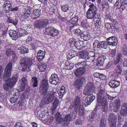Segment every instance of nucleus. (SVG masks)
<instances>
[{
  "mask_svg": "<svg viewBox=\"0 0 127 127\" xmlns=\"http://www.w3.org/2000/svg\"><path fill=\"white\" fill-rule=\"evenodd\" d=\"M5 72L7 73V74H8V72H5V70L3 74V78L4 81H5L6 82L4 84L3 87L4 90L7 91L14 86L17 81L18 77L17 75H15L13 76L12 77L11 79L7 80V78L10 77L11 75V73L9 76H5L6 77L4 78V76Z\"/></svg>",
  "mask_w": 127,
  "mask_h": 127,
  "instance_id": "2",
  "label": "nucleus"
},
{
  "mask_svg": "<svg viewBox=\"0 0 127 127\" xmlns=\"http://www.w3.org/2000/svg\"><path fill=\"white\" fill-rule=\"evenodd\" d=\"M79 59H84L87 62H93L96 57H98L99 54L95 53L92 51L88 53L81 51L79 53Z\"/></svg>",
  "mask_w": 127,
  "mask_h": 127,
  "instance_id": "4",
  "label": "nucleus"
},
{
  "mask_svg": "<svg viewBox=\"0 0 127 127\" xmlns=\"http://www.w3.org/2000/svg\"><path fill=\"white\" fill-rule=\"evenodd\" d=\"M15 127H24L23 124L19 122H17L14 125Z\"/></svg>",
  "mask_w": 127,
  "mask_h": 127,
  "instance_id": "59",
  "label": "nucleus"
},
{
  "mask_svg": "<svg viewBox=\"0 0 127 127\" xmlns=\"http://www.w3.org/2000/svg\"><path fill=\"white\" fill-rule=\"evenodd\" d=\"M31 9H25L22 14V17L24 19L27 18L29 17L31 13Z\"/></svg>",
  "mask_w": 127,
  "mask_h": 127,
  "instance_id": "29",
  "label": "nucleus"
},
{
  "mask_svg": "<svg viewBox=\"0 0 127 127\" xmlns=\"http://www.w3.org/2000/svg\"><path fill=\"white\" fill-rule=\"evenodd\" d=\"M12 7V4L10 2L8 1H6L4 2L3 5V9L4 11L7 13L9 12Z\"/></svg>",
  "mask_w": 127,
  "mask_h": 127,
  "instance_id": "22",
  "label": "nucleus"
},
{
  "mask_svg": "<svg viewBox=\"0 0 127 127\" xmlns=\"http://www.w3.org/2000/svg\"><path fill=\"white\" fill-rule=\"evenodd\" d=\"M78 20V18L77 16H75L72 18L69 21V24H76Z\"/></svg>",
  "mask_w": 127,
  "mask_h": 127,
  "instance_id": "45",
  "label": "nucleus"
},
{
  "mask_svg": "<svg viewBox=\"0 0 127 127\" xmlns=\"http://www.w3.org/2000/svg\"><path fill=\"white\" fill-rule=\"evenodd\" d=\"M21 32H18L13 30H11L9 31V35L13 39L16 40L18 38L21 37V36L24 35L22 34Z\"/></svg>",
  "mask_w": 127,
  "mask_h": 127,
  "instance_id": "15",
  "label": "nucleus"
},
{
  "mask_svg": "<svg viewBox=\"0 0 127 127\" xmlns=\"http://www.w3.org/2000/svg\"><path fill=\"white\" fill-rule=\"evenodd\" d=\"M7 21L8 23H12L15 26H16L18 22V20L17 18L13 19L12 17H8Z\"/></svg>",
  "mask_w": 127,
  "mask_h": 127,
  "instance_id": "33",
  "label": "nucleus"
},
{
  "mask_svg": "<svg viewBox=\"0 0 127 127\" xmlns=\"http://www.w3.org/2000/svg\"><path fill=\"white\" fill-rule=\"evenodd\" d=\"M102 106V110L105 112H107L108 110V105L107 100L106 99H104L103 101H101L100 102H98L96 104V106Z\"/></svg>",
  "mask_w": 127,
  "mask_h": 127,
  "instance_id": "17",
  "label": "nucleus"
},
{
  "mask_svg": "<svg viewBox=\"0 0 127 127\" xmlns=\"http://www.w3.org/2000/svg\"><path fill=\"white\" fill-rule=\"evenodd\" d=\"M89 8L86 12V17L89 19H93L94 22L98 25L101 24V19L99 14L98 13L96 6L92 4L89 6Z\"/></svg>",
  "mask_w": 127,
  "mask_h": 127,
  "instance_id": "1",
  "label": "nucleus"
},
{
  "mask_svg": "<svg viewBox=\"0 0 127 127\" xmlns=\"http://www.w3.org/2000/svg\"><path fill=\"white\" fill-rule=\"evenodd\" d=\"M86 70L83 68H79L76 69L74 72L75 75L77 77L82 75L86 72Z\"/></svg>",
  "mask_w": 127,
  "mask_h": 127,
  "instance_id": "25",
  "label": "nucleus"
},
{
  "mask_svg": "<svg viewBox=\"0 0 127 127\" xmlns=\"http://www.w3.org/2000/svg\"><path fill=\"white\" fill-rule=\"evenodd\" d=\"M73 30L74 32L76 35L79 34L81 32V31L79 29H75Z\"/></svg>",
  "mask_w": 127,
  "mask_h": 127,
  "instance_id": "57",
  "label": "nucleus"
},
{
  "mask_svg": "<svg viewBox=\"0 0 127 127\" xmlns=\"http://www.w3.org/2000/svg\"><path fill=\"white\" fill-rule=\"evenodd\" d=\"M55 100L53 102V106L55 108H56V107L58 105V100L56 99H54Z\"/></svg>",
  "mask_w": 127,
  "mask_h": 127,
  "instance_id": "58",
  "label": "nucleus"
},
{
  "mask_svg": "<svg viewBox=\"0 0 127 127\" xmlns=\"http://www.w3.org/2000/svg\"><path fill=\"white\" fill-rule=\"evenodd\" d=\"M120 112L121 115L123 116L127 115V103H125L122 105Z\"/></svg>",
  "mask_w": 127,
  "mask_h": 127,
  "instance_id": "23",
  "label": "nucleus"
},
{
  "mask_svg": "<svg viewBox=\"0 0 127 127\" xmlns=\"http://www.w3.org/2000/svg\"><path fill=\"white\" fill-rule=\"evenodd\" d=\"M126 4L124 3V2L121 0H116V1L115 4V6L117 8H120L122 10H124L125 8Z\"/></svg>",
  "mask_w": 127,
  "mask_h": 127,
  "instance_id": "20",
  "label": "nucleus"
},
{
  "mask_svg": "<svg viewBox=\"0 0 127 127\" xmlns=\"http://www.w3.org/2000/svg\"><path fill=\"white\" fill-rule=\"evenodd\" d=\"M34 39L33 38H32L31 35L29 36H28L26 39V41L28 42H30L31 41L33 40Z\"/></svg>",
  "mask_w": 127,
  "mask_h": 127,
  "instance_id": "64",
  "label": "nucleus"
},
{
  "mask_svg": "<svg viewBox=\"0 0 127 127\" xmlns=\"http://www.w3.org/2000/svg\"><path fill=\"white\" fill-rule=\"evenodd\" d=\"M48 79L46 78L42 81L40 87H48Z\"/></svg>",
  "mask_w": 127,
  "mask_h": 127,
  "instance_id": "40",
  "label": "nucleus"
},
{
  "mask_svg": "<svg viewBox=\"0 0 127 127\" xmlns=\"http://www.w3.org/2000/svg\"><path fill=\"white\" fill-rule=\"evenodd\" d=\"M56 99V98L54 96V94L53 93L49 92L46 96L42 98L41 103L44 105L48 104Z\"/></svg>",
  "mask_w": 127,
  "mask_h": 127,
  "instance_id": "7",
  "label": "nucleus"
},
{
  "mask_svg": "<svg viewBox=\"0 0 127 127\" xmlns=\"http://www.w3.org/2000/svg\"><path fill=\"white\" fill-rule=\"evenodd\" d=\"M121 51L124 55L127 56V45L123 46L121 48Z\"/></svg>",
  "mask_w": 127,
  "mask_h": 127,
  "instance_id": "47",
  "label": "nucleus"
},
{
  "mask_svg": "<svg viewBox=\"0 0 127 127\" xmlns=\"http://www.w3.org/2000/svg\"><path fill=\"white\" fill-rule=\"evenodd\" d=\"M61 7L62 10L64 12H67L70 8L69 5L67 4H64L61 6Z\"/></svg>",
  "mask_w": 127,
  "mask_h": 127,
  "instance_id": "48",
  "label": "nucleus"
},
{
  "mask_svg": "<svg viewBox=\"0 0 127 127\" xmlns=\"http://www.w3.org/2000/svg\"><path fill=\"white\" fill-rule=\"evenodd\" d=\"M100 42L97 40H95L93 44V46L95 47H97L99 48L100 47Z\"/></svg>",
  "mask_w": 127,
  "mask_h": 127,
  "instance_id": "55",
  "label": "nucleus"
},
{
  "mask_svg": "<svg viewBox=\"0 0 127 127\" xmlns=\"http://www.w3.org/2000/svg\"><path fill=\"white\" fill-rule=\"evenodd\" d=\"M76 48L78 50H81L85 47L84 42L82 41H76L74 45Z\"/></svg>",
  "mask_w": 127,
  "mask_h": 127,
  "instance_id": "28",
  "label": "nucleus"
},
{
  "mask_svg": "<svg viewBox=\"0 0 127 127\" xmlns=\"http://www.w3.org/2000/svg\"><path fill=\"white\" fill-rule=\"evenodd\" d=\"M86 81V80L84 78H82L80 79L76 80L74 83V85L79 89L82 87L83 84H85Z\"/></svg>",
  "mask_w": 127,
  "mask_h": 127,
  "instance_id": "16",
  "label": "nucleus"
},
{
  "mask_svg": "<svg viewBox=\"0 0 127 127\" xmlns=\"http://www.w3.org/2000/svg\"><path fill=\"white\" fill-rule=\"evenodd\" d=\"M18 51L21 54H24L28 52V50L27 48L24 46H22L19 48Z\"/></svg>",
  "mask_w": 127,
  "mask_h": 127,
  "instance_id": "35",
  "label": "nucleus"
},
{
  "mask_svg": "<svg viewBox=\"0 0 127 127\" xmlns=\"http://www.w3.org/2000/svg\"><path fill=\"white\" fill-rule=\"evenodd\" d=\"M95 96L92 94H89L87 96V98L82 103H83L86 107L90 105L92 102L95 99Z\"/></svg>",
  "mask_w": 127,
  "mask_h": 127,
  "instance_id": "14",
  "label": "nucleus"
},
{
  "mask_svg": "<svg viewBox=\"0 0 127 127\" xmlns=\"http://www.w3.org/2000/svg\"><path fill=\"white\" fill-rule=\"evenodd\" d=\"M81 25L84 27L87 28L89 26V23L86 20H84L81 23Z\"/></svg>",
  "mask_w": 127,
  "mask_h": 127,
  "instance_id": "51",
  "label": "nucleus"
},
{
  "mask_svg": "<svg viewBox=\"0 0 127 127\" xmlns=\"http://www.w3.org/2000/svg\"><path fill=\"white\" fill-rule=\"evenodd\" d=\"M95 90L94 85L92 83H89L86 85L83 92V94L85 95H88L93 92Z\"/></svg>",
  "mask_w": 127,
  "mask_h": 127,
  "instance_id": "11",
  "label": "nucleus"
},
{
  "mask_svg": "<svg viewBox=\"0 0 127 127\" xmlns=\"http://www.w3.org/2000/svg\"><path fill=\"white\" fill-rule=\"evenodd\" d=\"M120 65H121L120 64ZM122 67L120 65H118L115 67V71L117 73L120 74L122 71Z\"/></svg>",
  "mask_w": 127,
  "mask_h": 127,
  "instance_id": "46",
  "label": "nucleus"
},
{
  "mask_svg": "<svg viewBox=\"0 0 127 127\" xmlns=\"http://www.w3.org/2000/svg\"><path fill=\"white\" fill-rule=\"evenodd\" d=\"M48 87H40V93L45 95L48 92Z\"/></svg>",
  "mask_w": 127,
  "mask_h": 127,
  "instance_id": "36",
  "label": "nucleus"
},
{
  "mask_svg": "<svg viewBox=\"0 0 127 127\" xmlns=\"http://www.w3.org/2000/svg\"><path fill=\"white\" fill-rule=\"evenodd\" d=\"M116 50L115 49H111L109 52V55L112 57L115 56L116 55Z\"/></svg>",
  "mask_w": 127,
  "mask_h": 127,
  "instance_id": "53",
  "label": "nucleus"
},
{
  "mask_svg": "<svg viewBox=\"0 0 127 127\" xmlns=\"http://www.w3.org/2000/svg\"><path fill=\"white\" fill-rule=\"evenodd\" d=\"M122 54L121 53H119L117 54L116 57V60L115 61L114 64H120L121 65L124 61V59Z\"/></svg>",
  "mask_w": 127,
  "mask_h": 127,
  "instance_id": "21",
  "label": "nucleus"
},
{
  "mask_svg": "<svg viewBox=\"0 0 127 127\" xmlns=\"http://www.w3.org/2000/svg\"><path fill=\"white\" fill-rule=\"evenodd\" d=\"M108 44L112 46H116L117 44V40L115 36H112L107 39Z\"/></svg>",
  "mask_w": 127,
  "mask_h": 127,
  "instance_id": "19",
  "label": "nucleus"
},
{
  "mask_svg": "<svg viewBox=\"0 0 127 127\" xmlns=\"http://www.w3.org/2000/svg\"><path fill=\"white\" fill-rule=\"evenodd\" d=\"M71 105L74 108L75 112L78 113L79 116H84V108L83 105L81 104L80 98L78 96H75L74 102L71 104Z\"/></svg>",
  "mask_w": 127,
  "mask_h": 127,
  "instance_id": "3",
  "label": "nucleus"
},
{
  "mask_svg": "<svg viewBox=\"0 0 127 127\" xmlns=\"http://www.w3.org/2000/svg\"><path fill=\"white\" fill-rule=\"evenodd\" d=\"M60 32L59 31L52 26L47 27L45 29V33L53 37L57 36Z\"/></svg>",
  "mask_w": 127,
  "mask_h": 127,
  "instance_id": "8",
  "label": "nucleus"
},
{
  "mask_svg": "<svg viewBox=\"0 0 127 127\" xmlns=\"http://www.w3.org/2000/svg\"><path fill=\"white\" fill-rule=\"evenodd\" d=\"M109 124L110 127H116L117 118L114 114L111 113L108 117Z\"/></svg>",
  "mask_w": 127,
  "mask_h": 127,
  "instance_id": "12",
  "label": "nucleus"
},
{
  "mask_svg": "<svg viewBox=\"0 0 127 127\" xmlns=\"http://www.w3.org/2000/svg\"><path fill=\"white\" fill-rule=\"evenodd\" d=\"M101 58L99 57L97 59L96 65L98 66H101L103 65L104 61L103 59H102Z\"/></svg>",
  "mask_w": 127,
  "mask_h": 127,
  "instance_id": "44",
  "label": "nucleus"
},
{
  "mask_svg": "<svg viewBox=\"0 0 127 127\" xmlns=\"http://www.w3.org/2000/svg\"><path fill=\"white\" fill-rule=\"evenodd\" d=\"M115 97H111L108 95L107 93H105L104 91L100 89L99 90L97 93V103L103 101L104 99L106 100L107 99L112 100Z\"/></svg>",
  "mask_w": 127,
  "mask_h": 127,
  "instance_id": "6",
  "label": "nucleus"
},
{
  "mask_svg": "<svg viewBox=\"0 0 127 127\" xmlns=\"http://www.w3.org/2000/svg\"><path fill=\"white\" fill-rule=\"evenodd\" d=\"M88 66L85 61H82L79 62L75 65V66L77 68H83L85 69L86 66Z\"/></svg>",
  "mask_w": 127,
  "mask_h": 127,
  "instance_id": "32",
  "label": "nucleus"
},
{
  "mask_svg": "<svg viewBox=\"0 0 127 127\" xmlns=\"http://www.w3.org/2000/svg\"><path fill=\"white\" fill-rule=\"evenodd\" d=\"M96 112L95 111L93 112L91 115L88 117V118L89 121H95L94 118L96 117Z\"/></svg>",
  "mask_w": 127,
  "mask_h": 127,
  "instance_id": "38",
  "label": "nucleus"
},
{
  "mask_svg": "<svg viewBox=\"0 0 127 127\" xmlns=\"http://www.w3.org/2000/svg\"><path fill=\"white\" fill-rule=\"evenodd\" d=\"M55 117L56 119V121L58 123L60 124L62 123V119L61 117V115H60V113H57L55 115Z\"/></svg>",
  "mask_w": 127,
  "mask_h": 127,
  "instance_id": "37",
  "label": "nucleus"
},
{
  "mask_svg": "<svg viewBox=\"0 0 127 127\" xmlns=\"http://www.w3.org/2000/svg\"><path fill=\"white\" fill-rule=\"evenodd\" d=\"M32 85L34 87L37 86L38 85V81L36 77H33L32 79Z\"/></svg>",
  "mask_w": 127,
  "mask_h": 127,
  "instance_id": "49",
  "label": "nucleus"
},
{
  "mask_svg": "<svg viewBox=\"0 0 127 127\" xmlns=\"http://www.w3.org/2000/svg\"><path fill=\"white\" fill-rule=\"evenodd\" d=\"M49 81L51 84L54 85H57L59 81V79H57L56 78H51L50 77Z\"/></svg>",
  "mask_w": 127,
  "mask_h": 127,
  "instance_id": "41",
  "label": "nucleus"
},
{
  "mask_svg": "<svg viewBox=\"0 0 127 127\" xmlns=\"http://www.w3.org/2000/svg\"><path fill=\"white\" fill-rule=\"evenodd\" d=\"M45 53L43 51L40 50L38 51L37 54V59L38 61L41 62L44 59Z\"/></svg>",
  "mask_w": 127,
  "mask_h": 127,
  "instance_id": "27",
  "label": "nucleus"
},
{
  "mask_svg": "<svg viewBox=\"0 0 127 127\" xmlns=\"http://www.w3.org/2000/svg\"><path fill=\"white\" fill-rule=\"evenodd\" d=\"M108 42L105 41H103L100 42V47L101 48L106 49L108 46Z\"/></svg>",
  "mask_w": 127,
  "mask_h": 127,
  "instance_id": "42",
  "label": "nucleus"
},
{
  "mask_svg": "<svg viewBox=\"0 0 127 127\" xmlns=\"http://www.w3.org/2000/svg\"><path fill=\"white\" fill-rule=\"evenodd\" d=\"M120 101L118 100H116L113 103H111L110 104V107L112 109L114 112H118L120 106Z\"/></svg>",
  "mask_w": 127,
  "mask_h": 127,
  "instance_id": "13",
  "label": "nucleus"
},
{
  "mask_svg": "<svg viewBox=\"0 0 127 127\" xmlns=\"http://www.w3.org/2000/svg\"><path fill=\"white\" fill-rule=\"evenodd\" d=\"M113 64V62L112 61H110L107 64L106 66V68L108 69V68H110L111 67V66L112 64Z\"/></svg>",
  "mask_w": 127,
  "mask_h": 127,
  "instance_id": "60",
  "label": "nucleus"
},
{
  "mask_svg": "<svg viewBox=\"0 0 127 127\" xmlns=\"http://www.w3.org/2000/svg\"><path fill=\"white\" fill-rule=\"evenodd\" d=\"M19 9L18 7L15 6L14 7L12 8V7L11 8L10 11L12 12H15V11H17Z\"/></svg>",
  "mask_w": 127,
  "mask_h": 127,
  "instance_id": "62",
  "label": "nucleus"
},
{
  "mask_svg": "<svg viewBox=\"0 0 127 127\" xmlns=\"http://www.w3.org/2000/svg\"><path fill=\"white\" fill-rule=\"evenodd\" d=\"M67 89V88L64 86L61 87L60 90L58 91L60 98H62L64 95L66 93Z\"/></svg>",
  "mask_w": 127,
  "mask_h": 127,
  "instance_id": "26",
  "label": "nucleus"
},
{
  "mask_svg": "<svg viewBox=\"0 0 127 127\" xmlns=\"http://www.w3.org/2000/svg\"><path fill=\"white\" fill-rule=\"evenodd\" d=\"M14 52L10 49H8L6 50V54L8 57L10 56Z\"/></svg>",
  "mask_w": 127,
  "mask_h": 127,
  "instance_id": "52",
  "label": "nucleus"
},
{
  "mask_svg": "<svg viewBox=\"0 0 127 127\" xmlns=\"http://www.w3.org/2000/svg\"><path fill=\"white\" fill-rule=\"evenodd\" d=\"M32 62L31 58H24L20 59V64L22 67L23 71L28 72L31 71Z\"/></svg>",
  "mask_w": 127,
  "mask_h": 127,
  "instance_id": "5",
  "label": "nucleus"
},
{
  "mask_svg": "<svg viewBox=\"0 0 127 127\" xmlns=\"http://www.w3.org/2000/svg\"><path fill=\"white\" fill-rule=\"evenodd\" d=\"M106 123V120L105 118L101 119L100 122V127H105Z\"/></svg>",
  "mask_w": 127,
  "mask_h": 127,
  "instance_id": "43",
  "label": "nucleus"
},
{
  "mask_svg": "<svg viewBox=\"0 0 127 127\" xmlns=\"http://www.w3.org/2000/svg\"><path fill=\"white\" fill-rule=\"evenodd\" d=\"M49 23L47 20H37L34 23V26L35 28L41 29L47 26Z\"/></svg>",
  "mask_w": 127,
  "mask_h": 127,
  "instance_id": "10",
  "label": "nucleus"
},
{
  "mask_svg": "<svg viewBox=\"0 0 127 127\" xmlns=\"http://www.w3.org/2000/svg\"><path fill=\"white\" fill-rule=\"evenodd\" d=\"M120 81L116 80H111L109 83V85L111 87L115 88L118 87L120 85Z\"/></svg>",
  "mask_w": 127,
  "mask_h": 127,
  "instance_id": "24",
  "label": "nucleus"
},
{
  "mask_svg": "<svg viewBox=\"0 0 127 127\" xmlns=\"http://www.w3.org/2000/svg\"><path fill=\"white\" fill-rule=\"evenodd\" d=\"M38 67L40 71L41 72H42L45 71L46 67L45 65L43 64L42 65L40 66H38Z\"/></svg>",
  "mask_w": 127,
  "mask_h": 127,
  "instance_id": "56",
  "label": "nucleus"
},
{
  "mask_svg": "<svg viewBox=\"0 0 127 127\" xmlns=\"http://www.w3.org/2000/svg\"><path fill=\"white\" fill-rule=\"evenodd\" d=\"M71 116L70 114H68L66 115L63 119L64 123L65 125L69 124V122L71 121Z\"/></svg>",
  "mask_w": 127,
  "mask_h": 127,
  "instance_id": "34",
  "label": "nucleus"
},
{
  "mask_svg": "<svg viewBox=\"0 0 127 127\" xmlns=\"http://www.w3.org/2000/svg\"><path fill=\"white\" fill-rule=\"evenodd\" d=\"M64 65L65 69H72L74 67L73 64L71 63H68V64L66 63Z\"/></svg>",
  "mask_w": 127,
  "mask_h": 127,
  "instance_id": "50",
  "label": "nucleus"
},
{
  "mask_svg": "<svg viewBox=\"0 0 127 127\" xmlns=\"http://www.w3.org/2000/svg\"><path fill=\"white\" fill-rule=\"evenodd\" d=\"M50 77L51 79V78H52V79L56 78V79H59L57 75L55 73L52 74Z\"/></svg>",
  "mask_w": 127,
  "mask_h": 127,
  "instance_id": "63",
  "label": "nucleus"
},
{
  "mask_svg": "<svg viewBox=\"0 0 127 127\" xmlns=\"http://www.w3.org/2000/svg\"><path fill=\"white\" fill-rule=\"evenodd\" d=\"M80 37L84 40L87 41L90 38V36L88 33L84 32L80 34Z\"/></svg>",
  "mask_w": 127,
  "mask_h": 127,
  "instance_id": "31",
  "label": "nucleus"
},
{
  "mask_svg": "<svg viewBox=\"0 0 127 127\" xmlns=\"http://www.w3.org/2000/svg\"><path fill=\"white\" fill-rule=\"evenodd\" d=\"M76 42V41L73 38H70L69 40V43L70 45H74Z\"/></svg>",
  "mask_w": 127,
  "mask_h": 127,
  "instance_id": "54",
  "label": "nucleus"
},
{
  "mask_svg": "<svg viewBox=\"0 0 127 127\" xmlns=\"http://www.w3.org/2000/svg\"><path fill=\"white\" fill-rule=\"evenodd\" d=\"M17 99L16 98L12 97L10 98L9 99V101L12 103H14L16 101Z\"/></svg>",
  "mask_w": 127,
  "mask_h": 127,
  "instance_id": "61",
  "label": "nucleus"
},
{
  "mask_svg": "<svg viewBox=\"0 0 127 127\" xmlns=\"http://www.w3.org/2000/svg\"><path fill=\"white\" fill-rule=\"evenodd\" d=\"M105 27L107 30L109 32L112 31V29L114 28V27L112 24L110 23H106L105 24Z\"/></svg>",
  "mask_w": 127,
  "mask_h": 127,
  "instance_id": "39",
  "label": "nucleus"
},
{
  "mask_svg": "<svg viewBox=\"0 0 127 127\" xmlns=\"http://www.w3.org/2000/svg\"><path fill=\"white\" fill-rule=\"evenodd\" d=\"M19 83L20 84L19 86L20 90L21 91H24L28 84L27 79L25 77L22 78L19 81Z\"/></svg>",
  "mask_w": 127,
  "mask_h": 127,
  "instance_id": "18",
  "label": "nucleus"
},
{
  "mask_svg": "<svg viewBox=\"0 0 127 127\" xmlns=\"http://www.w3.org/2000/svg\"><path fill=\"white\" fill-rule=\"evenodd\" d=\"M11 55L13 59L11 60V62L9 63L8 64L5 69V72H8V74H7V73L6 74L5 73H7L5 72V73H4V78L5 77V76H9V75H10L11 71L12 64H13L14 62H15L17 58L16 55L14 53V52H13V53Z\"/></svg>",
  "mask_w": 127,
  "mask_h": 127,
  "instance_id": "9",
  "label": "nucleus"
},
{
  "mask_svg": "<svg viewBox=\"0 0 127 127\" xmlns=\"http://www.w3.org/2000/svg\"><path fill=\"white\" fill-rule=\"evenodd\" d=\"M41 14V10L40 9H36L33 11L32 14V17L34 19H36L39 17Z\"/></svg>",
  "mask_w": 127,
  "mask_h": 127,
  "instance_id": "30",
  "label": "nucleus"
}]
</instances>
